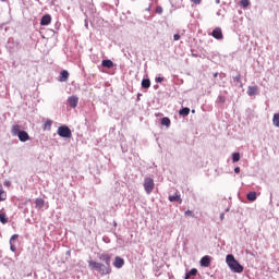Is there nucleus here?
I'll use <instances>...</instances> for the list:
<instances>
[{
  "label": "nucleus",
  "mask_w": 279,
  "mask_h": 279,
  "mask_svg": "<svg viewBox=\"0 0 279 279\" xmlns=\"http://www.w3.org/2000/svg\"><path fill=\"white\" fill-rule=\"evenodd\" d=\"M190 278L191 276H189V272H186L184 279H190Z\"/></svg>",
  "instance_id": "39"
},
{
  "label": "nucleus",
  "mask_w": 279,
  "mask_h": 279,
  "mask_svg": "<svg viewBox=\"0 0 279 279\" xmlns=\"http://www.w3.org/2000/svg\"><path fill=\"white\" fill-rule=\"evenodd\" d=\"M211 263V257L206 255L201 259V266L203 267H209Z\"/></svg>",
  "instance_id": "11"
},
{
  "label": "nucleus",
  "mask_w": 279,
  "mask_h": 279,
  "mask_svg": "<svg viewBox=\"0 0 279 279\" xmlns=\"http://www.w3.org/2000/svg\"><path fill=\"white\" fill-rule=\"evenodd\" d=\"M158 86H155V88H157Z\"/></svg>",
  "instance_id": "50"
},
{
  "label": "nucleus",
  "mask_w": 279,
  "mask_h": 279,
  "mask_svg": "<svg viewBox=\"0 0 279 279\" xmlns=\"http://www.w3.org/2000/svg\"><path fill=\"white\" fill-rule=\"evenodd\" d=\"M151 86L150 80L149 78H144L142 81V87L145 89H148Z\"/></svg>",
  "instance_id": "18"
},
{
  "label": "nucleus",
  "mask_w": 279,
  "mask_h": 279,
  "mask_svg": "<svg viewBox=\"0 0 279 279\" xmlns=\"http://www.w3.org/2000/svg\"><path fill=\"white\" fill-rule=\"evenodd\" d=\"M225 218V214H220V220Z\"/></svg>",
  "instance_id": "42"
},
{
  "label": "nucleus",
  "mask_w": 279,
  "mask_h": 279,
  "mask_svg": "<svg viewBox=\"0 0 279 279\" xmlns=\"http://www.w3.org/2000/svg\"><path fill=\"white\" fill-rule=\"evenodd\" d=\"M8 221H9V219H8L7 215H5V213H1L0 211V222L5 225Z\"/></svg>",
  "instance_id": "23"
},
{
  "label": "nucleus",
  "mask_w": 279,
  "mask_h": 279,
  "mask_svg": "<svg viewBox=\"0 0 279 279\" xmlns=\"http://www.w3.org/2000/svg\"><path fill=\"white\" fill-rule=\"evenodd\" d=\"M169 201H170L171 203L178 202V203H180V204L183 202V199L181 198V195L178 194V193H175V194L172 195V196H169Z\"/></svg>",
  "instance_id": "13"
},
{
  "label": "nucleus",
  "mask_w": 279,
  "mask_h": 279,
  "mask_svg": "<svg viewBox=\"0 0 279 279\" xmlns=\"http://www.w3.org/2000/svg\"><path fill=\"white\" fill-rule=\"evenodd\" d=\"M185 216H191V217H194V213L192 210H186L185 211Z\"/></svg>",
  "instance_id": "32"
},
{
  "label": "nucleus",
  "mask_w": 279,
  "mask_h": 279,
  "mask_svg": "<svg viewBox=\"0 0 279 279\" xmlns=\"http://www.w3.org/2000/svg\"><path fill=\"white\" fill-rule=\"evenodd\" d=\"M211 36L217 39V40H222L223 39V34L220 27H217L214 29Z\"/></svg>",
  "instance_id": "7"
},
{
  "label": "nucleus",
  "mask_w": 279,
  "mask_h": 279,
  "mask_svg": "<svg viewBox=\"0 0 279 279\" xmlns=\"http://www.w3.org/2000/svg\"><path fill=\"white\" fill-rule=\"evenodd\" d=\"M155 81H156V83H162L165 81V78L159 76V77H156Z\"/></svg>",
  "instance_id": "33"
},
{
  "label": "nucleus",
  "mask_w": 279,
  "mask_h": 279,
  "mask_svg": "<svg viewBox=\"0 0 279 279\" xmlns=\"http://www.w3.org/2000/svg\"><path fill=\"white\" fill-rule=\"evenodd\" d=\"M4 185H10V182H5Z\"/></svg>",
  "instance_id": "47"
},
{
  "label": "nucleus",
  "mask_w": 279,
  "mask_h": 279,
  "mask_svg": "<svg viewBox=\"0 0 279 279\" xmlns=\"http://www.w3.org/2000/svg\"><path fill=\"white\" fill-rule=\"evenodd\" d=\"M88 267L90 270L93 271H98L100 272L101 276H106V275H102V271L105 270V265L101 264V263H97V262H94V260H88Z\"/></svg>",
  "instance_id": "5"
},
{
  "label": "nucleus",
  "mask_w": 279,
  "mask_h": 279,
  "mask_svg": "<svg viewBox=\"0 0 279 279\" xmlns=\"http://www.w3.org/2000/svg\"><path fill=\"white\" fill-rule=\"evenodd\" d=\"M122 151H123V153H126V151H128V148H125V147L122 146Z\"/></svg>",
  "instance_id": "41"
},
{
  "label": "nucleus",
  "mask_w": 279,
  "mask_h": 279,
  "mask_svg": "<svg viewBox=\"0 0 279 279\" xmlns=\"http://www.w3.org/2000/svg\"><path fill=\"white\" fill-rule=\"evenodd\" d=\"M19 238V234H13L10 239V243H13Z\"/></svg>",
  "instance_id": "30"
},
{
  "label": "nucleus",
  "mask_w": 279,
  "mask_h": 279,
  "mask_svg": "<svg viewBox=\"0 0 279 279\" xmlns=\"http://www.w3.org/2000/svg\"><path fill=\"white\" fill-rule=\"evenodd\" d=\"M227 266L229 269L235 274H241L244 270V267L235 259L234 255L228 254L226 257Z\"/></svg>",
  "instance_id": "1"
},
{
  "label": "nucleus",
  "mask_w": 279,
  "mask_h": 279,
  "mask_svg": "<svg viewBox=\"0 0 279 279\" xmlns=\"http://www.w3.org/2000/svg\"><path fill=\"white\" fill-rule=\"evenodd\" d=\"M99 259L105 263V269L102 270V275H109L111 272V256L109 254L104 253L99 256Z\"/></svg>",
  "instance_id": "3"
},
{
  "label": "nucleus",
  "mask_w": 279,
  "mask_h": 279,
  "mask_svg": "<svg viewBox=\"0 0 279 279\" xmlns=\"http://www.w3.org/2000/svg\"><path fill=\"white\" fill-rule=\"evenodd\" d=\"M148 11L150 10V8L147 9Z\"/></svg>",
  "instance_id": "49"
},
{
  "label": "nucleus",
  "mask_w": 279,
  "mask_h": 279,
  "mask_svg": "<svg viewBox=\"0 0 279 279\" xmlns=\"http://www.w3.org/2000/svg\"><path fill=\"white\" fill-rule=\"evenodd\" d=\"M51 16L49 14H46L41 17L40 25L48 26L51 23Z\"/></svg>",
  "instance_id": "10"
},
{
  "label": "nucleus",
  "mask_w": 279,
  "mask_h": 279,
  "mask_svg": "<svg viewBox=\"0 0 279 279\" xmlns=\"http://www.w3.org/2000/svg\"><path fill=\"white\" fill-rule=\"evenodd\" d=\"M186 274H187V276L195 277L198 274V270L196 268H192Z\"/></svg>",
  "instance_id": "26"
},
{
  "label": "nucleus",
  "mask_w": 279,
  "mask_h": 279,
  "mask_svg": "<svg viewBox=\"0 0 279 279\" xmlns=\"http://www.w3.org/2000/svg\"><path fill=\"white\" fill-rule=\"evenodd\" d=\"M233 172H235V174H239L241 172V168L240 167H235V169H233Z\"/></svg>",
  "instance_id": "35"
},
{
  "label": "nucleus",
  "mask_w": 279,
  "mask_h": 279,
  "mask_svg": "<svg viewBox=\"0 0 279 279\" xmlns=\"http://www.w3.org/2000/svg\"><path fill=\"white\" fill-rule=\"evenodd\" d=\"M272 125L279 128V113H275V116H272Z\"/></svg>",
  "instance_id": "20"
},
{
  "label": "nucleus",
  "mask_w": 279,
  "mask_h": 279,
  "mask_svg": "<svg viewBox=\"0 0 279 279\" xmlns=\"http://www.w3.org/2000/svg\"><path fill=\"white\" fill-rule=\"evenodd\" d=\"M77 104H78V97L77 96H71L68 98V105L75 109L77 107Z\"/></svg>",
  "instance_id": "8"
},
{
  "label": "nucleus",
  "mask_w": 279,
  "mask_h": 279,
  "mask_svg": "<svg viewBox=\"0 0 279 279\" xmlns=\"http://www.w3.org/2000/svg\"><path fill=\"white\" fill-rule=\"evenodd\" d=\"M246 94L251 97L258 94V86H248V90H246Z\"/></svg>",
  "instance_id": "12"
},
{
  "label": "nucleus",
  "mask_w": 279,
  "mask_h": 279,
  "mask_svg": "<svg viewBox=\"0 0 279 279\" xmlns=\"http://www.w3.org/2000/svg\"><path fill=\"white\" fill-rule=\"evenodd\" d=\"M218 75H219L218 73H215V74H214V77L216 78V77H218Z\"/></svg>",
  "instance_id": "43"
},
{
  "label": "nucleus",
  "mask_w": 279,
  "mask_h": 279,
  "mask_svg": "<svg viewBox=\"0 0 279 279\" xmlns=\"http://www.w3.org/2000/svg\"><path fill=\"white\" fill-rule=\"evenodd\" d=\"M51 125H52V121L51 120H47L44 124L43 130L44 131H50L51 130Z\"/></svg>",
  "instance_id": "22"
},
{
  "label": "nucleus",
  "mask_w": 279,
  "mask_h": 279,
  "mask_svg": "<svg viewBox=\"0 0 279 279\" xmlns=\"http://www.w3.org/2000/svg\"><path fill=\"white\" fill-rule=\"evenodd\" d=\"M124 264H125V260H124L122 257L117 256V257H116V260H114V263H113V266H114L116 268L120 269V268H122V267L124 266Z\"/></svg>",
  "instance_id": "9"
},
{
  "label": "nucleus",
  "mask_w": 279,
  "mask_h": 279,
  "mask_svg": "<svg viewBox=\"0 0 279 279\" xmlns=\"http://www.w3.org/2000/svg\"><path fill=\"white\" fill-rule=\"evenodd\" d=\"M66 255H69V256H70V255H71V251H68V252H66Z\"/></svg>",
  "instance_id": "45"
},
{
  "label": "nucleus",
  "mask_w": 279,
  "mask_h": 279,
  "mask_svg": "<svg viewBox=\"0 0 279 279\" xmlns=\"http://www.w3.org/2000/svg\"><path fill=\"white\" fill-rule=\"evenodd\" d=\"M10 250L12 252H15L16 251V246L13 244V242H10Z\"/></svg>",
  "instance_id": "31"
},
{
  "label": "nucleus",
  "mask_w": 279,
  "mask_h": 279,
  "mask_svg": "<svg viewBox=\"0 0 279 279\" xmlns=\"http://www.w3.org/2000/svg\"><path fill=\"white\" fill-rule=\"evenodd\" d=\"M85 26H86V28H88V24H87V21H85Z\"/></svg>",
  "instance_id": "44"
},
{
  "label": "nucleus",
  "mask_w": 279,
  "mask_h": 279,
  "mask_svg": "<svg viewBox=\"0 0 279 279\" xmlns=\"http://www.w3.org/2000/svg\"><path fill=\"white\" fill-rule=\"evenodd\" d=\"M11 133L13 136H17L19 140L23 143L29 141L31 138L27 132L21 130L20 125H13Z\"/></svg>",
  "instance_id": "2"
},
{
  "label": "nucleus",
  "mask_w": 279,
  "mask_h": 279,
  "mask_svg": "<svg viewBox=\"0 0 279 279\" xmlns=\"http://www.w3.org/2000/svg\"><path fill=\"white\" fill-rule=\"evenodd\" d=\"M101 65L107 69H112L114 66V63L111 60L107 59L102 60Z\"/></svg>",
  "instance_id": "14"
},
{
  "label": "nucleus",
  "mask_w": 279,
  "mask_h": 279,
  "mask_svg": "<svg viewBox=\"0 0 279 279\" xmlns=\"http://www.w3.org/2000/svg\"><path fill=\"white\" fill-rule=\"evenodd\" d=\"M156 13L161 15L163 13V9L161 7H157Z\"/></svg>",
  "instance_id": "28"
},
{
  "label": "nucleus",
  "mask_w": 279,
  "mask_h": 279,
  "mask_svg": "<svg viewBox=\"0 0 279 279\" xmlns=\"http://www.w3.org/2000/svg\"><path fill=\"white\" fill-rule=\"evenodd\" d=\"M246 199H248V202H255L257 199V193L248 192V194H246Z\"/></svg>",
  "instance_id": "16"
},
{
  "label": "nucleus",
  "mask_w": 279,
  "mask_h": 279,
  "mask_svg": "<svg viewBox=\"0 0 279 279\" xmlns=\"http://www.w3.org/2000/svg\"><path fill=\"white\" fill-rule=\"evenodd\" d=\"M69 72L66 70H63L61 73H60V82H66L69 80Z\"/></svg>",
  "instance_id": "15"
},
{
  "label": "nucleus",
  "mask_w": 279,
  "mask_h": 279,
  "mask_svg": "<svg viewBox=\"0 0 279 279\" xmlns=\"http://www.w3.org/2000/svg\"><path fill=\"white\" fill-rule=\"evenodd\" d=\"M192 2H194L195 4H201L202 0H191Z\"/></svg>",
  "instance_id": "37"
},
{
  "label": "nucleus",
  "mask_w": 279,
  "mask_h": 279,
  "mask_svg": "<svg viewBox=\"0 0 279 279\" xmlns=\"http://www.w3.org/2000/svg\"><path fill=\"white\" fill-rule=\"evenodd\" d=\"M216 101H218V104H225L226 102V97L218 96V99Z\"/></svg>",
  "instance_id": "27"
},
{
  "label": "nucleus",
  "mask_w": 279,
  "mask_h": 279,
  "mask_svg": "<svg viewBox=\"0 0 279 279\" xmlns=\"http://www.w3.org/2000/svg\"><path fill=\"white\" fill-rule=\"evenodd\" d=\"M191 112V109L185 107V108H182L180 111H179V114L182 116V117H187Z\"/></svg>",
  "instance_id": "19"
},
{
  "label": "nucleus",
  "mask_w": 279,
  "mask_h": 279,
  "mask_svg": "<svg viewBox=\"0 0 279 279\" xmlns=\"http://www.w3.org/2000/svg\"><path fill=\"white\" fill-rule=\"evenodd\" d=\"M240 5H242V8H248L251 2L250 0H240Z\"/></svg>",
  "instance_id": "25"
},
{
  "label": "nucleus",
  "mask_w": 279,
  "mask_h": 279,
  "mask_svg": "<svg viewBox=\"0 0 279 279\" xmlns=\"http://www.w3.org/2000/svg\"><path fill=\"white\" fill-rule=\"evenodd\" d=\"M195 112H196V111L193 109V110H192V113H195Z\"/></svg>",
  "instance_id": "48"
},
{
  "label": "nucleus",
  "mask_w": 279,
  "mask_h": 279,
  "mask_svg": "<svg viewBox=\"0 0 279 279\" xmlns=\"http://www.w3.org/2000/svg\"><path fill=\"white\" fill-rule=\"evenodd\" d=\"M216 15L220 16L221 15V10H218Z\"/></svg>",
  "instance_id": "40"
},
{
  "label": "nucleus",
  "mask_w": 279,
  "mask_h": 279,
  "mask_svg": "<svg viewBox=\"0 0 279 279\" xmlns=\"http://www.w3.org/2000/svg\"><path fill=\"white\" fill-rule=\"evenodd\" d=\"M216 3L219 4V3H220V0H216Z\"/></svg>",
  "instance_id": "46"
},
{
  "label": "nucleus",
  "mask_w": 279,
  "mask_h": 279,
  "mask_svg": "<svg viewBox=\"0 0 279 279\" xmlns=\"http://www.w3.org/2000/svg\"><path fill=\"white\" fill-rule=\"evenodd\" d=\"M180 38H181V36H180L179 34H175V35L173 36L174 41L180 40Z\"/></svg>",
  "instance_id": "36"
},
{
  "label": "nucleus",
  "mask_w": 279,
  "mask_h": 279,
  "mask_svg": "<svg viewBox=\"0 0 279 279\" xmlns=\"http://www.w3.org/2000/svg\"><path fill=\"white\" fill-rule=\"evenodd\" d=\"M231 160L233 161V163L239 162L241 160V154L240 153L231 154Z\"/></svg>",
  "instance_id": "17"
},
{
  "label": "nucleus",
  "mask_w": 279,
  "mask_h": 279,
  "mask_svg": "<svg viewBox=\"0 0 279 279\" xmlns=\"http://www.w3.org/2000/svg\"><path fill=\"white\" fill-rule=\"evenodd\" d=\"M57 133L62 138H71L72 137V131L66 125L59 126Z\"/></svg>",
  "instance_id": "4"
},
{
  "label": "nucleus",
  "mask_w": 279,
  "mask_h": 279,
  "mask_svg": "<svg viewBox=\"0 0 279 279\" xmlns=\"http://www.w3.org/2000/svg\"><path fill=\"white\" fill-rule=\"evenodd\" d=\"M233 82L241 83V75L240 74L235 75V77H233Z\"/></svg>",
  "instance_id": "29"
},
{
  "label": "nucleus",
  "mask_w": 279,
  "mask_h": 279,
  "mask_svg": "<svg viewBox=\"0 0 279 279\" xmlns=\"http://www.w3.org/2000/svg\"><path fill=\"white\" fill-rule=\"evenodd\" d=\"M161 124L163 126L169 128L171 125V120L169 118L165 117V118L161 119Z\"/></svg>",
  "instance_id": "21"
},
{
  "label": "nucleus",
  "mask_w": 279,
  "mask_h": 279,
  "mask_svg": "<svg viewBox=\"0 0 279 279\" xmlns=\"http://www.w3.org/2000/svg\"><path fill=\"white\" fill-rule=\"evenodd\" d=\"M144 189H145V192L149 195L151 194V192L154 191L155 189V182H154V179L149 178V177H146L144 179Z\"/></svg>",
  "instance_id": "6"
},
{
  "label": "nucleus",
  "mask_w": 279,
  "mask_h": 279,
  "mask_svg": "<svg viewBox=\"0 0 279 279\" xmlns=\"http://www.w3.org/2000/svg\"><path fill=\"white\" fill-rule=\"evenodd\" d=\"M4 194V191L0 190V202L5 201V197H2Z\"/></svg>",
  "instance_id": "34"
},
{
  "label": "nucleus",
  "mask_w": 279,
  "mask_h": 279,
  "mask_svg": "<svg viewBox=\"0 0 279 279\" xmlns=\"http://www.w3.org/2000/svg\"><path fill=\"white\" fill-rule=\"evenodd\" d=\"M142 96H143V95H142L141 93L137 94V101L141 100V97H142Z\"/></svg>",
  "instance_id": "38"
},
{
  "label": "nucleus",
  "mask_w": 279,
  "mask_h": 279,
  "mask_svg": "<svg viewBox=\"0 0 279 279\" xmlns=\"http://www.w3.org/2000/svg\"><path fill=\"white\" fill-rule=\"evenodd\" d=\"M35 204H36V207L43 208L45 205V201L43 198H37Z\"/></svg>",
  "instance_id": "24"
}]
</instances>
